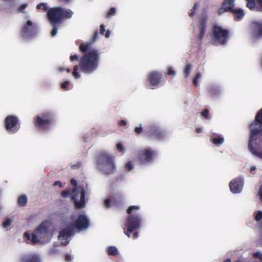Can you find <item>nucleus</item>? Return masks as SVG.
I'll list each match as a JSON object with an SVG mask.
<instances>
[{"mask_svg": "<svg viewBox=\"0 0 262 262\" xmlns=\"http://www.w3.org/2000/svg\"><path fill=\"white\" fill-rule=\"evenodd\" d=\"M255 220L258 222L260 220H262V211H257L255 214Z\"/></svg>", "mask_w": 262, "mask_h": 262, "instance_id": "obj_33", "label": "nucleus"}, {"mask_svg": "<svg viewBox=\"0 0 262 262\" xmlns=\"http://www.w3.org/2000/svg\"><path fill=\"white\" fill-rule=\"evenodd\" d=\"M225 262H231V259L230 258H227V259H226L225 260Z\"/></svg>", "mask_w": 262, "mask_h": 262, "instance_id": "obj_62", "label": "nucleus"}, {"mask_svg": "<svg viewBox=\"0 0 262 262\" xmlns=\"http://www.w3.org/2000/svg\"><path fill=\"white\" fill-rule=\"evenodd\" d=\"M133 236L135 238H137L138 236L137 232H135L133 234Z\"/></svg>", "mask_w": 262, "mask_h": 262, "instance_id": "obj_61", "label": "nucleus"}, {"mask_svg": "<svg viewBox=\"0 0 262 262\" xmlns=\"http://www.w3.org/2000/svg\"><path fill=\"white\" fill-rule=\"evenodd\" d=\"M47 17L51 25L58 24L61 23L60 7L52 8L47 12Z\"/></svg>", "mask_w": 262, "mask_h": 262, "instance_id": "obj_13", "label": "nucleus"}, {"mask_svg": "<svg viewBox=\"0 0 262 262\" xmlns=\"http://www.w3.org/2000/svg\"><path fill=\"white\" fill-rule=\"evenodd\" d=\"M73 231L74 230L67 225V228H64L59 232L58 237L61 245L66 246L69 244V238L73 234Z\"/></svg>", "mask_w": 262, "mask_h": 262, "instance_id": "obj_15", "label": "nucleus"}, {"mask_svg": "<svg viewBox=\"0 0 262 262\" xmlns=\"http://www.w3.org/2000/svg\"><path fill=\"white\" fill-rule=\"evenodd\" d=\"M157 152L150 148H144L137 154V159L141 164L146 165L151 163L157 156Z\"/></svg>", "mask_w": 262, "mask_h": 262, "instance_id": "obj_8", "label": "nucleus"}, {"mask_svg": "<svg viewBox=\"0 0 262 262\" xmlns=\"http://www.w3.org/2000/svg\"><path fill=\"white\" fill-rule=\"evenodd\" d=\"M124 232L128 237H130V233L131 232H129L128 231V229L127 230H124Z\"/></svg>", "mask_w": 262, "mask_h": 262, "instance_id": "obj_58", "label": "nucleus"}, {"mask_svg": "<svg viewBox=\"0 0 262 262\" xmlns=\"http://www.w3.org/2000/svg\"><path fill=\"white\" fill-rule=\"evenodd\" d=\"M105 31V28L103 25L101 24L100 26V33L103 35Z\"/></svg>", "mask_w": 262, "mask_h": 262, "instance_id": "obj_47", "label": "nucleus"}, {"mask_svg": "<svg viewBox=\"0 0 262 262\" xmlns=\"http://www.w3.org/2000/svg\"><path fill=\"white\" fill-rule=\"evenodd\" d=\"M97 167L103 173L106 174L113 172L116 168L113 157L108 154H103L99 156Z\"/></svg>", "mask_w": 262, "mask_h": 262, "instance_id": "obj_5", "label": "nucleus"}, {"mask_svg": "<svg viewBox=\"0 0 262 262\" xmlns=\"http://www.w3.org/2000/svg\"><path fill=\"white\" fill-rule=\"evenodd\" d=\"M37 34V28L36 24L31 20H28L21 29V35L24 39L31 40Z\"/></svg>", "mask_w": 262, "mask_h": 262, "instance_id": "obj_9", "label": "nucleus"}, {"mask_svg": "<svg viewBox=\"0 0 262 262\" xmlns=\"http://www.w3.org/2000/svg\"><path fill=\"white\" fill-rule=\"evenodd\" d=\"M244 185V180L242 177L234 179L229 183L230 191L235 194L240 193L243 189Z\"/></svg>", "mask_w": 262, "mask_h": 262, "instance_id": "obj_14", "label": "nucleus"}, {"mask_svg": "<svg viewBox=\"0 0 262 262\" xmlns=\"http://www.w3.org/2000/svg\"><path fill=\"white\" fill-rule=\"evenodd\" d=\"M260 228H261V229H262V223H261V225H260Z\"/></svg>", "mask_w": 262, "mask_h": 262, "instance_id": "obj_63", "label": "nucleus"}, {"mask_svg": "<svg viewBox=\"0 0 262 262\" xmlns=\"http://www.w3.org/2000/svg\"><path fill=\"white\" fill-rule=\"evenodd\" d=\"M201 23L199 24V39H201L205 34L206 29V23L207 20V17L206 13H203L200 18Z\"/></svg>", "mask_w": 262, "mask_h": 262, "instance_id": "obj_19", "label": "nucleus"}, {"mask_svg": "<svg viewBox=\"0 0 262 262\" xmlns=\"http://www.w3.org/2000/svg\"><path fill=\"white\" fill-rule=\"evenodd\" d=\"M36 8L38 10H42L44 11H47L48 9V6L46 3H41L36 6Z\"/></svg>", "mask_w": 262, "mask_h": 262, "instance_id": "obj_28", "label": "nucleus"}, {"mask_svg": "<svg viewBox=\"0 0 262 262\" xmlns=\"http://www.w3.org/2000/svg\"><path fill=\"white\" fill-rule=\"evenodd\" d=\"M258 195L259 196L260 200L262 201V185L258 192Z\"/></svg>", "mask_w": 262, "mask_h": 262, "instance_id": "obj_53", "label": "nucleus"}, {"mask_svg": "<svg viewBox=\"0 0 262 262\" xmlns=\"http://www.w3.org/2000/svg\"><path fill=\"white\" fill-rule=\"evenodd\" d=\"M210 92L211 95L218 96L221 93V90L219 86L213 85L210 89Z\"/></svg>", "mask_w": 262, "mask_h": 262, "instance_id": "obj_25", "label": "nucleus"}, {"mask_svg": "<svg viewBox=\"0 0 262 262\" xmlns=\"http://www.w3.org/2000/svg\"><path fill=\"white\" fill-rule=\"evenodd\" d=\"M110 36V31L109 30H107L106 33L105 34V37L108 38Z\"/></svg>", "mask_w": 262, "mask_h": 262, "instance_id": "obj_56", "label": "nucleus"}, {"mask_svg": "<svg viewBox=\"0 0 262 262\" xmlns=\"http://www.w3.org/2000/svg\"><path fill=\"white\" fill-rule=\"evenodd\" d=\"M229 38V32L222 27L215 25L213 28L212 39L214 43L224 44Z\"/></svg>", "mask_w": 262, "mask_h": 262, "instance_id": "obj_10", "label": "nucleus"}, {"mask_svg": "<svg viewBox=\"0 0 262 262\" xmlns=\"http://www.w3.org/2000/svg\"><path fill=\"white\" fill-rule=\"evenodd\" d=\"M12 220L8 218L6 220V221L3 223V226L4 228H6L10 226L12 223Z\"/></svg>", "mask_w": 262, "mask_h": 262, "instance_id": "obj_37", "label": "nucleus"}, {"mask_svg": "<svg viewBox=\"0 0 262 262\" xmlns=\"http://www.w3.org/2000/svg\"><path fill=\"white\" fill-rule=\"evenodd\" d=\"M110 203V200L108 199H106L104 202L105 207L107 208H110L111 207Z\"/></svg>", "mask_w": 262, "mask_h": 262, "instance_id": "obj_45", "label": "nucleus"}, {"mask_svg": "<svg viewBox=\"0 0 262 262\" xmlns=\"http://www.w3.org/2000/svg\"><path fill=\"white\" fill-rule=\"evenodd\" d=\"M235 0H226L223 5L222 8L219 11V13L221 14L224 11H228L231 10L232 11L234 6V2Z\"/></svg>", "mask_w": 262, "mask_h": 262, "instance_id": "obj_20", "label": "nucleus"}, {"mask_svg": "<svg viewBox=\"0 0 262 262\" xmlns=\"http://www.w3.org/2000/svg\"><path fill=\"white\" fill-rule=\"evenodd\" d=\"M119 124L121 126H125L126 124V122L124 120H122L119 122Z\"/></svg>", "mask_w": 262, "mask_h": 262, "instance_id": "obj_51", "label": "nucleus"}, {"mask_svg": "<svg viewBox=\"0 0 262 262\" xmlns=\"http://www.w3.org/2000/svg\"><path fill=\"white\" fill-rule=\"evenodd\" d=\"M53 122V116L51 113L45 112L38 115L35 119V125L41 130H47Z\"/></svg>", "mask_w": 262, "mask_h": 262, "instance_id": "obj_7", "label": "nucleus"}, {"mask_svg": "<svg viewBox=\"0 0 262 262\" xmlns=\"http://www.w3.org/2000/svg\"><path fill=\"white\" fill-rule=\"evenodd\" d=\"M202 115L204 118L208 119L209 116V110L207 109H205L202 113Z\"/></svg>", "mask_w": 262, "mask_h": 262, "instance_id": "obj_41", "label": "nucleus"}, {"mask_svg": "<svg viewBox=\"0 0 262 262\" xmlns=\"http://www.w3.org/2000/svg\"><path fill=\"white\" fill-rule=\"evenodd\" d=\"M107 253L110 255H116L119 252L118 249L115 246H109L106 248Z\"/></svg>", "mask_w": 262, "mask_h": 262, "instance_id": "obj_26", "label": "nucleus"}, {"mask_svg": "<svg viewBox=\"0 0 262 262\" xmlns=\"http://www.w3.org/2000/svg\"><path fill=\"white\" fill-rule=\"evenodd\" d=\"M24 236L26 237L27 239H31V237L30 235V234L28 232H25L24 233Z\"/></svg>", "mask_w": 262, "mask_h": 262, "instance_id": "obj_52", "label": "nucleus"}, {"mask_svg": "<svg viewBox=\"0 0 262 262\" xmlns=\"http://www.w3.org/2000/svg\"><path fill=\"white\" fill-rule=\"evenodd\" d=\"M65 259H66V260L67 261H70V260H72V256L71 255L67 254L65 256Z\"/></svg>", "mask_w": 262, "mask_h": 262, "instance_id": "obj_50", "label": "nucleus"}, {"mask_svg": "<svg viewBox=\"0 0 262 262\" xmlns=\"http://www.w3.org/2000/svg\"><path fill=\"white\" fill-rule=\"evenodd\" d=\"M140 209L139 206H131L127 209V213L130 214L126 219L125 225L128 227V231L132 232L140 227L141 219L140 215L136 212Z\"/></svg>", "mask_w": 262, "mask_h": 262, "instance_id": "obj_4", "label": "nucleus"}, {"mask_svg": "<svg viewBox=\"0 0 262 262\" xmlns=\"http://www.w3.org/2000/svg\"><path fill=\"white\" fill-rule=\"evenodd\" d=\"M28 202L27 196L25 195H21L17 199V203L21 207L26 206Z\"/></svg>", "mask_w": 262, "mask_h": 262, "instance_id": "obj_24", "label": "nucleus"}, {"mask_svg": "<svg viewBox=\"0 0 262 262\" xmlns=\"http://www.w3.org/2000/svg\"><path fill=\"white\" fill-rule=\"evenodd\" d=\"M251 35L256 38L262 36V22H254L251 24Z\"/></svg>", "mask_w": 262, "mask_h": 262, "instance_id": "obj_17", "label": "nucleus"}, {"mask_svg": "<svg viewBox=\"0 0 262 262\" xmlns=\"http://www.w3.org/2000/svg\"><path fill=\"white\" fill-rule=\"evenodd\" d=\"M54 186H58L59 187H62V183L60 181H56L54 183Z\"/></svg>", "mask_w": 262, "mask_h": 262, "instance_id": "obj_49", "label": "nucleus"}, {"mask_svg": "<svg viewBox=\"0 0 262 262\" xmlns=\"http://www.w3.org/2000/svg\"><path fill=\"white\" fill-rule=\"evenodd\" d=\"M79 49L85 53L81 58L79 61V67L81 71L85 74L94 73L98 68L99 55L97 50L91 49L89 45L81 44Z\"/></svg>", "mask_w": 262, "mask_h": 262, "instance_id": "obj_2", "label": "nucleus"}, {"mask_svg": "<svg viewBox=\"0 0 262 262\" xmlns=\"http://www.w3.org/2000/svg\"><path fill=\"white\" fill-rule=\"evenodd\" d=\"M70 59L71 61H74V60L77 61L78 57L77 55H71L70 57Z\"/></svg>", "mask_w": 262, "mask_h": 262, "instance_id": "obj_46", "label": "nucleus"}, {"mask_svg": "<svg viewBox=\"0 0 262 262\" xmlns=\"http://www.w3.org/2000/svg\"><path fill=\"white\" fill-rule=\"evenodd\" d=\"M69 84V81H66L63 83H61V86L63 89L68 90L67 88V85Z\"/></svg>", "mask_w": 262, "mask_h": 262, "instance_id": "obj_44", "label": "nucleus"}, {"mask_svg": "<svg viewBox=\"0 0 262 262\" xmlns=\"http://www.w3.org/2000/svg\"><path fill=\"white\" fill-rule=\"evenodd\" d=\"M78 66H75L73 69V72L72 73L73 76L75 78H78L80 77V74L78 72Z\"/></svg>", "mask_w": 262, "mask_h": 262, "instance_id": "obj_32", "label": "nucleus"}, {"mask_svg": "<svg viewBox=\"0 0 262 262\" xmlns=\"http://www.w3.org/2000/svg\"><path fill=\"white\" fill-rule=\"evenodd\" d=\"M20 262H40V258L36 254L27 255L21 258Z\"/></svg>", "mask_w": 262, "mask_h": 262, "instance_id": "obj_21", "label": "nucleus"}, {"mask_svg": "<svg viewBox=\"0 0 262 262\" xmlns=\"http://www.w3.org/2000/svg\"><path fill=\"white\" fill-rule=\"evenodd\" d=\"M50 252L52 254H54V253H55V251L54 250V249L53 248V249H51L50 251Z\"/></svg>", "mask_w": 262, "mask_h": 262, "instance_id": "obj_60", "label": "nucleus"}, {"mask_svg": "<svg viewBox=\"0 0 262 262\" xmlns=\"http://www.w3.org/2000/svg\"><path fill=\"white\" fill-rule=\"evenodd\" d=\"M117 149L119 150V151L124 154L125 152V148H124L123 145L121 143H118L116 145Z\"/></svg>", "mask_w": 262, "mask_h": 262, "instance_id": "obj_35", "label": "nucleus"}, {"mask_svg": "<svg viewBox=\"0 0 262 262\" xmlns=\"http://www.w3.org/2000/svg\"><path fill=\"white\" fill-rule=\"evenodd\" d=\"M98 33L96 31V32H95V33L94 34V36H93L94 40H96L98 38Z\"/></svg>", "mask_w": 262, "mask_h": 262, "instance_id": "obj_54", "label": "nucleus"}, {"mask_svg": "<svg viewBox=\"0 0 262 262\" xmlns=\"http://www.w3.org/2000/svg\"><path fill=\"white\" fill-rule=\"evenodd\" d=\"M142 130V124H139V126L135 128L134 131L137 134H140Z\"/></svg>", "mask_w": 262, "mask_h": 262, "instance_id": "obj_40", "label": "nucleus"}, {"mask_svg": "<svg viewBox=\"0 0 262 262\" xmlns=\"http://www.w3.org/2000/svg\"><path fill=\"white\" fill-rule=\"evenodd\" d=\"M195 131L197 133H200L202 131V128L201 127H197L195 129Z\"/></svg>", "mask_w": 262, "mask_h": 262, "instance_id": "obj_57", "label": "nucleus"}, {"mask_svg": "<svg viewBox=\"0 0 262 262\" xmlns=\"http://www.w3.org/2000/svg\"><path fill=\"white\" fill-rule=\"evenodd\" d=\"M232 12L235 14L237 19L241 20L245 15L244 11L242 9H234L232 10Z\"/></svg>", "mask_w": 262, "mask_h": 262, "instance_id": "obj_23", "label": "nucleus"}, {"mask_svg": "<svg viewBox=\"0 0 262 262\" xmlns=\"http://www.w3.org/2000/svg\"><path fill=\"white\" fill-rule=\"evenodd\" d=\"M198 7H199V6L198 5V4H195L194 5L193 8V10H192V12L190 13V14H189V16H190V17H192V16H193L194 15V14H195V10H196L197 8H198Z\"/></svg>", "mask_w": 262, "mask_h": 262, "instance_id": "obj_42", "label": "nucleus"}, {"mask_svg": "<svg viewBox=\"0 0 262 262\" xmlns=\"http://www.w3.org/2000/svg\"><path fill=\"white\" fill-rule=\"evenodd\" d=\"M65 70H66L67 73H69L70 72V71H71V70L69 68L65 69L64 68H63V67H60V68H58V70L60 72L63 71Z\"/></svg>", "mask_w": 262, "mask_h": 262, "instance_id": "obj_48", "label": "nucleus"}, {"mask_svg": "<svg viewBox=\"0 0 262 262\" xmlns=\"http://www.w3.org/2000/svg\"><path fill=\"white\" fill-rule=\"evenodd\" d=\"M168 75L174 76L176 75V72L172 69L171 67L168 68Z\"/></svg>", "mask_w": 262, "mask_h": 262, "instance_id": "obj_43", "label": "nucleus"}, {"mask_svg": "<svg viewBox=\"0 0 262 262\" xmlns=\"http://www.w3.org/2000/svg\"><path fill=\"white\" fill-rule=\"evenodd\" d=\"M28 4H22L18 9L19 12L24 13V10L27 8Z\"/></svg>", "mask_w": 262, "mask_h": 262, "instance_id": "obj_39", "label": "nucleus"}, {"mask_svg": "<svg viewBox=\"0 0 262 262\" xmlns=\"http://www.w3.org/2000/svg\"><path fill=\"white\" fill-rule=\"evenodd\" d=\"M162 78V74L158 72H151L147 76V80L152 86L160 84Z\"/></svg>", "mask_w": 262, "mask_h": 262, "instance_id": "obj_18", "label": "nucleus"}, {"mask_svg": "<svg viewBox=\"0 0 262 262\" xmlns=\"http://www.w3.org/2000/svg\"><path fill=\"white\" fill-rule=\"evenodd\" d=\"M71 183L74 186H76V184H77V182L74 179H72L71 180Z\"/></svg>", "mask_w": 262, "mask_h": 262, "instance_id": "obj_55", "label": "nucleus"}, {"mask_svg": "<svg viewBox=\"0 0 262 262\" xmlns=\"http://www.w3.org/2000/svg\"><path fill=\"white\" fill-rule=\"evenodd\" d=\"M4 124L7 133L11 134L16 133L20 128L18 119L15 116H8L5 119Z\"/></svg>", "mask_w": 262, "mask_h": 262, "instance_id": "obj_12", "label": "nucleus"}, {"mask_svg": "<svg viewBox=\"0 0 262 262\" xmlns=\"http://www.w3.org/2000/svg\"><path fill=\"white\" fill-rule=\"evenodd\" d=\"M201 77V75L200 73H198L196 74L194 79H193V83L194 84V85H198V80L200 79Z\"/></svg>", "mask_w": 262, "mask_h": 262, "instance_id": "obj_38", "label": "nucleus"}, {"mask_svg": "<svg viewBox=\"0 0 262 262\" xmlns=\"http://www.w3.org/2000/svg\"><path fill=\"white\" fill-rule=\"evenodd\" d=\"M116 13V9L114 7L111 8L110 11L107 13L106 17L107 18H111L113 16L115 15Z\"/></svg>", "mask_w": 262, "mask_h": 262, "instance_id": "obj_31", "label": "nucleus"}, {"mask_svg": "<svg viewBox=\"0 0 262 262\" xmlns=\"http://www.w3.org/2000/svg\"><path fill=\"white\" fill-rule=\"evenodd\" d=\"M254 258H258L260 259V262H262V252L258 251L253 254Z\"/></svg>", "mask_w": 262, "mask_h": 262, "instance_id": "obj_36", "label": "nucleus"}, {"mask_svg": "<svg viewBox=\"0 0 262 262\" xmlns=\"http://www.w3.org/2000/svg\"><path fill=\"white\" fill-rule=\"evenodd\" d=\"M50 223L45 221L41 223L33 231L31 236L32 244L46 245L52 239V233L50 231Z\"/></svg>", "mask_w": 262, "mask_h": 262, "instance_id": "obj_3", "label": "nucleus"}, {"mask_svg": "<svg viewBox=\"0 0 262 262\" xmlns=\"http://www.w3.org/2000/svg\"><path fill=\"white\" fill-rule=\"evenodd\" d=\"M250 136L248 149L254 156L262 160V108L255 117V121L250 126Z\"/></svg>", "mask_w": 262, "mask_h": 262, "instance_id": "obj_1", "label": "nucleus"}, {"mask_svg": "<svg viewBox=\"0 0 262 262\" xmlns=\"http://www.w3.org/2000/svg\"><path fill=\"white\" fill-rule=\"evenodd\" d=\"M256 167L255 166H251L250 167V171L252 172L253 171V170H255L256 169Z\"/></svg>", "mask_w": 262, "mask_h": 262, "instance_id": "obj_59", "label": "nucleus"}, {"mask_svg": "<svg viewBox=\"0 0 262 262\" xmlns=\"http://www.w3.org/2000/svg\"><path fill=\"white\" fill-rule=\"evenodd\" d=\"M71 195L72 199L74 200L76 208L80 209L84 207L85 204V191L82 187L74 188L71 193L69 190H64L61 192V196L63 198L68 197Z\"/></svg>", "mask_w": 262, "mask_h": 262, "instance_id": "obj_6", "label": "nucleus"}, {"mask_svg": "<svg viewBox=\"0 0 262 262\" xmlns=\"http://www.w3.org/2000/svg\"><path fill=\"white\" fill-rule=\"evenodd\" d=\"M73 230L79 231L86 229L89 226V220L84 214L80 215L76 219L71 218L68 224Z\"/></svg>", "mask_w": 262, "mask_h": 262, "instance_id": "obj_11", "label": "nucleus"}, {"mask_svg": "<svg viewBox=\"0 0 262 262\" xmlns=\"http://www.w3.org/2000/svg\"><path fill=\"white\" fill-rule=\"evenodd\" d=\"M149 136L153 137L155 138L160 139L162 138L163 136V133L161 130L157 126L154 124L149 125L145 129Z\"/></svg>", "mask_w": 262, "mask_h": 262, "instance_id": "obj_16", "label": "nucleus"}, {"mask_svg": "<svg viewBox=\"0 0 262 262\" xmlns=\"http://www.w3.org/2000/svg\"><path fill=\"white\" fill-rule=\"evenodd\" d=\"M134 163L132 161H129L125 165V168L128 171H131L134 168Z\"/></svg>", "mask_w": 262, "mask_h": 262, "instance_id": "obj_30", "label": "nucleus"}, {"mask_svg": "<svg viewBox=\"0 0 262 262\" xmlns=\"http://www.w3.org/2000/svg\"><path fill=\"white\" fill-rule=\"evenodd\" d=\"M211 140L215 145L217 146H220L222 145L224 141V139L222 137H212L211 138Z\"/></svg>", "mask_w": 262, "mask_h": 262, "instance_id": "obj_27", "label": "nucleus"}, {"mask_svg": "<svg viewBox=\"0 0 262 262\" xmlns=\"http://www.w3.org/2000/svg\"><path fill=\"white\" fill-rule=\"evenodd\" d=\"M57 25L58 24L51 25L53 27V29L51 33V34L52 37L55 36L57 33V31H58Z\"/></svg>", "mask_w": 262, "mask_h": 262, "instance_id": "obj_34", "label": "nucleus"}, {"mask_svg": "<svg viewBox=\"0 0 262 262\" xmlns=\"http://www.w3.org/2000/svg\"><path fill=\"white\" fill-rule=\"evenodd\" d=\"M73 13L72 11L70 9L60 7V14L61 15V20L63 18L67 19L71 18Z\"/></svg>", "mask_w": 262, "mask_h": 262, "instance_id": "obj_22", "label": "nucleus"}, {"mask_svg": "<svg viewBox=\"0 0 262 262\" xmlns=\"http://www.w3.org/2000/svg\"><path fill=\"white\" fill-rule=\"evenodd\" d=\"M192 68L191 64H188L186 66L184 71V74L185 75L186 77L189 76L190 73L192 70Z\"/></svg>", "mask_w": 262, "mask_h": 262, "instance_id": "obj_29", "label": "nucleus"}]
</instances>
